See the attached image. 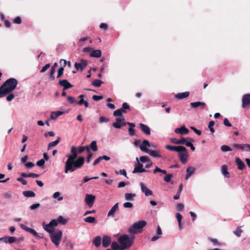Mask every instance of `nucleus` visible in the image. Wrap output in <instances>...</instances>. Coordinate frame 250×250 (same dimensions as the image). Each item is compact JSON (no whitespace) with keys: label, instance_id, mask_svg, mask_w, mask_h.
<instances>
[{"label":"nucleus","instance_id":"obj_3","mask_svg":"<svg viewBox=\"0 0 250 250\" xmlns=\"http://www.w3.org/2000/svg\"><path fill=\"white\" fill-rule=\"evenodd\" d=\"M134 238V237L129 236L127 234H124L119 237L118 241L121 245V250L130 248L133 244Z\"/></svg>","mask_w":250,"mask_h":250},{"label":"nucleus","instance_id":"obj_39","mask_svg":"<svg viewBox=\"0 0 250 250\" xmlns=\"http://www.w3.org/2000/svg\"><path fill=\"white\" fill-rule=\"evenodd\" d=\"M90 147L93 151H96L98 150L96 141H93L90 145Z\"/></svg>","mask_w":250,"mask_h":250},{"label":"nucleus","instance_id":"obj_28","mask_svg":"<svg viewBox=\"0 0 250 250\" xmlns=\"http://www.w3.org/2000/svg\"><path fill=\"white\" fill-rule=\"evenodd\" d=\"M182 147V146H172L170 145H167L166 146V148L171 151H175L176 152L179 151L180 150V148Z\"/></svg>","mask_w":250,"mask_h":250},{"label":"nucleus","instance_id":"obj_12","mask_svg":"<svg viewBox=\"0 0 250 250\" xmlns=\"http://www.w3.org/2000/svg\"><path fill=\"white\" fill-rule=\"evenodd\" d=\"M146 146L148 147H151V145L149 142L148 141L146 140H144L140 146V149L145 152L148 151V149L146 147Z\"/></svg>","mask_w":250,"mask_h":250},{"label":"nucleus","instance_id":"obj_2","mask_svg":"<svg viewBox=\"0 0 250 250\" xmlns=\"http://www.w3.org/2000/svg\"><path fill=\"white\" fill-rule=\"evenodd\" d=\"M18 84V81L15 78L7 79L0 87V98L3 97L14 90Z\"/></svg>","mask_w":250,"mask_h":250},{"label":"nucleus","instance_id":"obj_58","mask_svg":"<svg viewBox=\"0 0 250 250\" xmlns=\"http://www.w3.org/2000/svg\"><path fill=\"white\" fill-rule=\"evenodd\" d=\"M103 98V97L102 96H97V95H94L92 96L93 100L95 101H98L101 100Z\"/></svg>","mask_w":250,"mask_h":250},{"label":"nucleus","instance_id":"obj_33","mask_svg":"<svg viewBox=\"0 0 250 250\" xmlns=\"http://www.w3.org/2000/svg\"><path fill=\"white\" fill-rule=\"evenodd\" d=\"M60 138L58 137L57 139L53 142H51L50 143H49L48 145V149H49L51 147L55 146H57L60 142Z\"/></svg>","mask_w":250,"mask_h":250},{"label":"nucleus","instance_id":"obj_1","mask_svg":"<svg viewBox=\"0 0 250 250\" xmlns=\"http://www.w3.org/2000/svg\"><path fill=\"white\" fill-rule=\"evenodd\" d=\"M77 147L72 146L71 148V154L66 155L68 158L65 166V172L70 170L73 171L82 167L84 162V158L83 156L79 157L76 160L78 152Z\"/></svg>","mask_w":250,"mask_h":250},{"label":"nucleus","instance_id":"obj_10","mask_svg":"<svg viewBox=\"0 0 250 250\" xmlns=\"http://www.w3.org/2000/svg\"><path fill=\"white\" fill-rule=\"evenodd\" d=\"M185 141H190V142H194V140L189 137L187 138H183L181 139L178 140L176 138H172L171 139V141L172 143L175 144H179V145H184L185 143Z\"/></svg>","mask_w":250,"mask_h":250},{"label":"nucleus","instance_id":"obj_61","mask_svg":"<svg viewBox=\"0 0 250 250\" xmlns=\"http://www.w3.org/2000/svg\"><path fill=\"white\" fill-rule=\"evenodd\" d=\"M172 175L167 174L164 178V181L166 182H169L171 181Z\"/></svg>","mask_w":250,"mask_h":250},{"label":"nucleus","instance_id":"obj_53","mask_svg":"<svg viewBox=\"0 0 250 250\" xmlns=\"http://www.w3.org/2000/svg\"><path fill=\"white\" fill-rule=\"evenodd\" d=\"M21 229H23L25 230L26 231L28 232H29L31 230V229H32L31 228L28 227L27 226H25L24 224H21Z\"/></svg>","mask_w":250,"mask_h":250},{"label":"nucleus","instance_id":"obj_5","mask_svg":"<svg viewBox=\"0 0 250 250\" xmlns=\"http://www.w3.org/2000/svg\"><path fill=\"white\" fill-rule=\"evenodd\" d=\"M62 235V231L60 230H57L56 232H52L50 234L51 240L55 246H58L60 244Z\"/></svg>","mask_w":250,"mask_h":250},{"label":"nucleus","instance_id":"obj_62","mask_svg":"<svg viewBox=\"0 0 250 250\" xmlns=\"http://www.w3.org/2000/svg\"><path fill=\"white\" fill-rule=\"evenodd\" d=\"M123 206L125 208H131L133 207V204L130 202H125Z\"/></svg>","mask_w":250,"mask_h":250},{"label":"nucleus","instance_id":"obj_11","mask_svg":"<svg viewBox=\"0 0 250 250\" xmlns=\"http://www.w3.org/2000/svg\"><path fill=\"white\" fill-rule=\"evenodd\" d=\"M17 238L13 236H4L0 238V241L5 243L12 244L16 242Z\"/></svg>","mask_w":250,"mask_h":250},{"label":"nucleus","instance_id":"obj_27","mask_svg":"<svg viewBox=\"0 0 250 250\" xmlns=\"http://www.w3.org/2000/svg\"><path fill=\"white\" fill-rule=\"evenodd\" d=\"M43 228L44 229L50 233V234L54 232V228L49 223L45 225L43 224Z\"/></svg>","mask_w":250,"mask_h":250},{"label":"nucleus","instance_id":"obj_34","mask_svg":"<svg viewBox=\"0 0 250 250\" xmlns=\"http://www.w3.org/2000/svg\"><path fill=\"white\" fill-rule=\"evenodd\" d=\"M58 223L62 225H65L67 222V220L64 219L62 216H59L57 219Z\"/></svg>","mask_w":250,"mask_h":250},{"label":"nucleus","instance_id":"obj_6","mask_svg":"<svg viewBox=\"0 0 250 250\" xmlns=\"http://www.w3.org/2000/svg\"><path fill=\"white\" fill-rule=\"evenodd\" d=\"M180 149V150L178 151L179 159L183 164H185L188 157V150L185 147L183 146Z\"/></svg>","mask_w":250,"mask_h":250},{"label":"nucleus","instance_id":"obj_48","mask_svg":"<svg viewBox=\"0 0 250 250\" xmlns=\"http://www.w3.org/2000/svg\"><path fill=\"white\" fill-rule=\"evenodd\" d=\"M67 100L71 104H76V101L74 97L69 96L67 97Z\"/></svg>","mask_w":250,"mask_h":250},{"label":"nucleus","instance_id":"obj_45","mask_svg":"<svg viewBox=\"0 0 250 250\" xmlns=\"http://www.w3.org/2000/svg\"><path fill=\"white\" fill-rule=\"evenodd\" d=\"M3 196L5 199H9L12 197V194L10 191L5 192L3 194Z\"/></svg>","mask_w":250,"mask_h":250},{"label":"nucleus","instance_id":"obj_51","mask_svg":"<svg viewBox=\"0 0 250 250\" xmlns=\"http://www.w3.org/2000/svg\"><path fill=\"white\" fill-rule=\"evenodd\" d=\"M13 22L16 24H20L21 22V19L20 17H17L14 19Z\"/></svg>","mask_w":250,"mask_h":250},{"label":"nucleus","instance_id":"obj_8","mask_svg":"<svg viewBox=\"0 0 250 250\" xmlns=\"http://www.w3.org/2000/svg\"><path fill=\"white\" fill-rule=\"evenodd\" d=\"M87 65V61L84 60H82L80 62H75L74 66L77 70H80L82 71L85 69Z\"/></svg>","mask_w":250,"mask_h":250},{"label":"nucleus","instance_id":"obj_15","mask_svg":"<svg viewBox=\"0 0 250 250\" xmlns=\"http://www.w3.org/2000/svg\"><path fill=\"white\" fill-rule=\"evenodd\" d=\"M59 84L63 87V90H65L73 87V85L71 84L66 80H62L59 81Z\"/></svg>","mask_w":250,"mask_h":250},{"label":"nucleus","instance_id":"obj_26","mask_svg":"<svg viewBox=\"0 0 250 250\" xmlns=\"http://www.w3.org/2000/svg\"><path fill=\"white\" fill-rule=\"evenodd\" d=\"M93 244L96 247H99L101 244V237L97 236L94 238L93 241Z\"/></svg>","mask_w":250,"mask_h":250},{"label":"nucleus","instance_id":"obj_40","mask_svg":"<svg viewBox=\"0 0 250 250\" xmlns=\"http://www.w3.org/2000/svg\"><path fill=\"white\" fill-rule=\"evenodd\" d=\"M110 120L108 118L104 117V116H101L99 119V122L100 124H103L104 123H107L109 122Z\"/></svg>","mask_w":250,"mask_h":250},{"label":"nucleus","instance_id":"obj_52","mask_svg":"<svg viewBox=\"0 0 250 250\" xmlns=\"http://www.w3.org/2000/svg\"><path fill=\"white\" fill-rule=\"evenodd\" d=\"M24 166L28 168H31L35 166V164L32 162H27L24 164Z\"/></svg>","mask_w":250,"mask_h":250},{"label":"nucleus","instance_id":"obj_56","mask_svg":"<svg viewBox=\"0 0 250 250\" xmlns=\"http://www.w3.org/2000/svg\"><path fill=\"white\" fill-rule=\"evenodd\" d=\"M190 128L196 133L198 135H201V131L200 130H198L197 129H196L195 127H193V126H191L190 127Z\"/></svg>","mask_w":250,"mask_h":250},{"label":"nucleus","instance_id":"obj_9","mask_svg":"<svg viewBox=\"0 0 250 250\" xmlns=\"http://www.w3.org/2000/svg\"><path fill=\"white\" fill-rule=\"evenodd\" d=\"M95 198L96 197L94 195L87 194L85 197V201L89 207H91L94 203Z\"/></svg>","mask_w":250,"mask_h":250},{"label":"nucleus","instance_id":"obj_38","mask_svg":"<svg viewBox=\"0 0 250 250\" xmlns=\"http://www.w3.org/2000/svg\"><path fill=\"white\" fill-rule=\"evenodd\" d=\"M111 248L113 250H121V245H119L116 242H113L111 244Z\"/></svg>","mask_w":250,"mask_h":250},{"label":"nucleus","instance_id":"obj_32","mask_svg":"<svg viewBox=\"0 0 250 250\" xmlns=\"http://www.w3.org/2000/svg\"><path fill=\"white\" fill-rule=\"evenodd\" d=\"M83 220L86 222L91 224L96 223V218L94 217L88 216L83 219Z\"/></svg>","mask_w":250,"mask_h":250},{"label":"nucleus","instance_id":"obj_13","mask_svg":"<svg viewBox=\"0 0 250 250\" xmlns=\"http://www.w3.org/2000/svg\"><path fill=\"white\" fill-rule=\"evenodd\" d=\"M137 162L136 163L135 167L132 172H146L143 168V165L138 161V158H136Z\"/></svg>","mask_w":250,"mask_h":250},{"label":"nucleus","instance_id":"obj_21","mask_svg":"<svg viewBox=\"0 0 250 250\" xmlns=\"http://www.w3.org/2000/svg\"><path fill=\"white\" fill-rule=\"evenodd\" d=\"M189 95V92L186 91L183 93H179L175 95V97L178 99H183L187 98Z\"/></svg>","mask_w":250,"mask_h":250},{"label":"nucleus","instance_id":"obj_29","mask_svg":"<svg viewBox=\"0 0 250 250\" xmlns=\"http://www.w3.org/2000/svg\"><path fill=\"white\" fill-rule=\"evenodd\" d=\"M146 153L149 154L150 156H153L154 157L161 158L162 157V156L159 153V152L155 150H148V151L146 152Z\"/></svg>","mask_w":250,"mask_h":250},{"label":"nucleus","instance_id":"obj_20","mask_svg":"<svg viewBox=\"0 0 250 250\" xmlns=\"http://www.w3.org/2000/svg\"><path fill=\"white\" fill-rule=\"evenodd\" d=\"M111 243V239L110 237L105 235L103 238L102 245L104 248H107L109 246Z\"/></svg>","mask_w":250,"mask_h":250},{"label":"nucleus","instance_id":"obj_41","mask_svg":"<svg viewBox=\"0 0 250 250\" xmlns=\"http://www.w3.org/2000/svg\"><path fill=\"white\" fill-rule=\"evenodd\" d=\"M208 239L209 241L213 243V244L215 246H220L221 245V243L219 242L216 239L209 238Z\"/></svg>","mask_w":250,"mask_h":250},{"label":"nucleus","instance_id":"obj_16","mask_svg":"<svg viewBox=\"0 0 250 250\" xmlns=\"http://www.w3.org/2000/svg\"><path fill=\"white\" fill-rule=\"evenodd\" d=\"M141 189L143 192L145 193V195L146 196H148L149 195H152V191L149 189L147 188L144 183H140Z\"/></svg>","mask_w":250,"mask_h":250},{"label":"nucleus","instance_id":"obj_7","mask_svg":"<svg viewBox=\"0 0 250 250\" xmlns=\"http://www.w3.org/2000/svg\"><path fill=\"white\" fill-rule=\"evenodd\" d=\"M242 102L243 108L250 107V94H245L242 98Z\"/></svg>","mask_w":250,"mask_h":250},{"label":"nucleus","instance_id":"obj_57","mask_svg":"<svg viewBox=\"0 0 250 250\" xmlns=\"http://www.w3.org/2000/svg\"><path fill=\"white\" fill-rule=\"evenodd\" d=\"M134 127H129L128 128V133L129 135L131 136H133L135 135V129L133 128Z\"/></svg>","mask_w":250,"mask_h":250},{"label":"nucleus","instance_id":"obj_17","mask_svg":"<svg viewBox=\"0 0 250 250\" xmlns=\"http://www.w3.org/2000/svg\"><path fill=\"white\" fill-rule=\"evenodd\" d=\"M139 126L144 133L147 135H149L150 134V129L148 126L143 123H140L139 124Z\"/></svg>","mask_w":250,"mask_h":250},{"label":"nucleus","instance_id":"obj_22","mask_svg":"<svg viewBox=\"0 0 250 250\" xmlns=\"http://www.w3.org/2000/svg\"><path fill=\"white\" fill-rule=\"evenodd\" d=\"M64 113L63 111H53L51 113L50 119V120H54L57 118L60 115L63 114Z\"/></svg>","mask_w":250,"mask_h":250},{"label":"nucleus","instance_id":"obj_18","mask_svg":"<svg viewBox=\"0 0 250 250\" xmlns=\"http://www.w3.org/2000/svg\"><path fill=\"white\" fill-rule=\"evenodd\" d=\"M57 65L58 63L57 62H55L54 64L52 66L50 70L48 72L50 78L52 81H54L55 80L54 74L56 71V67L57 66Z\"/></svg>","mask_w":250,"mask_h":250},{"label":"nucleus","instance_id":"obj_4","mask_svg":"<svg viewBox=\"0 0 250 250\" xmlns=\"http://www.w3.org/2000/svg\"><path fill=\"white\" fill-rule=\"evenodd\" d=\"M147 224L146 221L142 220L134 223L128 229V232L131 234H137L142 231V229Z\"/></svg>","mask_w":250,"mask_h":250},{"label":"nucleus","instance_id":"obj_49","mask_svg":"<svg viewBox=\"0 0 250 250\" xmlns=\"http://www.w3.org/2000/svg\"><path fill=\"white\" fill-rule=\"evenodd\" d=\"M50 65L49 63L46 64L43 67H42V69L40 71V72L41 73L44 72L45 71H46L47 69H48L50 67Z\"/></svg>","mask_w":250,"mask_h":250},{"label":"nucleus","instance_id":"obj_31","mask_svg":"<svg viewBox=\"0 0 250 250\" xmlns=\"http://www.w3.org/2000/svg\"><path fill=\"white\" fill-rule=\"evenodd\" d=\"M23 195L27 197H34L35 196V193L31 190H26L23 192Z\"/></svg>","mask_w":250,"mask_h":250},{"label":"nucleus","instance_id":"obj_64","mask_svg":"<svg viewBox=\"0 0 250 250\" xmlns=\"http://www.w3.org/2000/svg\"><path fill=\"white\" fill-rule=\"evenodd\" d=\"M49 224L54 228L55 227L57 226L58 222L57 220L53 219L50 222Z\"/></svg>","mask_w":250,"mask_h":250},{"label":"nucleus","instance_id":"obj_55","mask_svg":"<svg viewBox=\"0 0 250 250\" xmlns=\"http://www.w3.org/2000/svg\"><path fill=\"white\" fill-rule=\"evenodd\" d=\"M40 204H39V203L34 204L32 205L30 207V209L31 210H34V209L38 208L39 207H40Z\"/></svg>","mask_w":250,"mask_h":250},{"label":"nucleus","instance_id":"obj_14","mask_svg":"<svg viewBox=\"0 0 250 250\" xmlns=\"http://www.w3.org/2000/svg\"><path fill=\"white\" fill-rule=\"evenodd\" d=\"M174 132L177 134L186 135L189 133V130L185 126H182L179 128H176L175 129Z\"/></svg>","mask_w":250,"mask_h":250},{"label":"nucleus","instance_id":"obj_43","mask_svg":"<svg viewBox=\"0 0 250 250\" xmlns=\"http://www.w3.org/2000/svg\"><path fill=\"white\" fill-rule=\"evenodd\" d=\"M221 150L223 152H227V151H229L232 150L231 148L229 146H227V145L222 146H221Z\"/></svg>","mask_w":250,"mask_h":250},{"label":"nucleus","instance_id":"obj_54","mask_svg":"<svg viewBox=\"0 0 250 250\" xmlns=\"http://www.w3.org/2000/svg\"><path fill=\"white\" fill-rule=\"evenodd\" d=\"M140 161L142 163H146L149 161V159L146 156H141L140 158Z\"/></svg>","mask_w":250,"mask_h":250},{"label":"nucleus","instance_id":"obj_44","mask_svg":"<svg viewBox=\"0 0 250 250\" xmlns=\"http://www.w3.org/2000/svg\"><path fill=\"white\" fill-rule=\"evenodd\" d=\"M122 112L120 109L114 111L113 115L116 117H122Z\"/></svg>","mask_w":250,"mask_h":250},{"label":"nucleus","instance_id":"obj_24","mask_svg":"<svg viewBox=\"0 0 250 250\" xmlns=\"http://www.w3.org/2000/svg\"><path fill=\"white\" fill-rule=\"evenodd\" d=\"M101 50L97 49L91 52L90 54V56L91 57L100 58L101 56Z\"/></svg>","mask_w":250,"mask_h":250},{"label":"nucleus","instance_id":"obj_35","mask_svg":"<svg viewBox=\"0 0 250 250\" xmlns=\"http://www.w3.org/2000/svg\"><path fill=\"white\" fill-rule=\"evenodd\" d=\"M135 196H136V194L134 193H126L125 195V200H128V201L132 200L133 199L134 197H135Z\"/></svg>","mask_w":250,"mask_h":250},{"label":"nucleus","instance_id":"obj_46","mask_svg":"<svg viewBox=\"0 0 250 250\" xmlns=\"http://www.w3.org/2000/svg\"><path fill=\"white\" fill-rule=\"evenodd\" d=\"M64 68L63 67H61L58 70V74L57 78H59L61 76H62L63 73Z\"/></svg>","mask_w":250,"mask_h":250},{"label":"nucleus","instance_id":"obj_23","mask_svg":"<svg viewBox=\"0 0 250 250\" xmlns=\"http://www.w3.org/2000/svg\"><path fill=\"white\" fill-rule=\"evenodd\" d=\"M118 203H116L114 206L110 209L108 211L107 216H114V213L118 210L119 208Z\"/></svg>","mask_w":250,"mask_h":250},{"label":"nucleus","instance_id":"obj_25","mask_svg":"<svg viewBox=\"0 0 250 250\" xmlns=\"http://www.w3.org/2000/svg\"><path fill=\"white\" fill-rule=\"evenodd\" d=\"M236 163L239 169L243 170L244 168L245 167V164L240 158H237L236 159Z\"/></svg>","mask_w":250,"mask_h":250},{"label":"nucleus","instance_id":"obj_30","mask_svg":"<svg viewBox=\"0 0 250 250\" xmlns=\"http://www.w3.org/2000/svg\"><path fill=\"white\" fill-rule=\"evenodd\" d=\"M129 109H130V106L127 103H124L122 104V107L121 108H120V109L121 110V111H122V112L123 113H126V110H127V109L129 110Z\"/></svg>","mask_w":250,"mask_h":250},{"label":"nucleus","instance_id":"obj_50","mask_svg":"<svg viewBox=\"0 0 250 250\" xmlns=\"http://www.w3.org/2000/svg\"><path fill=\"white\" fill-rule=\"evenodd\" d=\"M98 178H99V177H97V176L90 177V178H88V177H85L83 178V183H85V182H87L89 181L91 179H97Z\"/></svg>","mask_w":250,"mask_h":250},{"label":"nucleus","instance_id":"obj_59","mask_svg":"<svg viewBox=\"0 0 250 250\" xmlns=\"http://www.w3.org/2000/svg\"><path fill=\"white\" fill-rule=\"evenodd\" d=\"M15 97L14 94L13 93H10L6 97V100L8 102L11 101Z\"/></svg>","mask_w":250,"mask_h":250},{"label":"nucleus","instance_id":"obj_37","mask_svg":"<svg viewBox=\"0 0 250 250\" xmlns=\"http://www.w3.org/2000/svg\"><path fill=\"white\" fill-rule=\"evenodd\" d=\"M85 148H86V151L88 153V155L87 156L86 161H87V163H89L90 162L91 158L92 157V154L91 153H90V148L88 146H85Z\"/></svg>","mask_w":250,"mask_h":250},{"label":"nucleus","instance_id":"obj_19","mask_svg":"<svg viewBox=\"0 0 250 250\" xmlns=\"http://www.w3.org/2000/svg\"><path fill=\"white\" fill-rule=\"evenodd\" d=\"M190 105L193 108H197L200 107L202 109H204L206 107V104L204 102H191L190 103Z\"/></svg>","mask_w":250,"mask_h":250},{"label":"nucleus","instance_id":"obj_36","mask_svg":"<svg viewBox=\"0 0 250 250\" xmlns=\"http://www.w3.org/2000/svg\"><path fill=\"white\" fill-rule=\"evenodd\" d=\"M103 83L104 82L103 81L98 79H96L92 82V84L95 87H100Z\"/></svg>","mask_w":250,"mask_h":250},{"label":"nucleus","instance_id":"obj_47","mask_svg":"<svg viewBox=\"0 0 250 250\" xmlns=\"http://www.w3.org/2000/svg\"><path fill=\"white\" fill-rule=\"evenodd\" d=\"M242 232V230L240 229V227H238L236 230L234 231V233L238 237L240 236Z\"/></svg>","mask_w":250,"mask_h":250},{"label":"nucleus","instance_id":"obj_42","mask_svg":"<svg viewBox=\"0 0 250 250\" xmlns=\"http://www.w3.org/2000/svg\"><path fill=\"white\" fill-rule=\"evenodd\" d=\"M61 193L59 192H56L53 194V197L55 199L58 198V200L60 201L63 200V197L60 196Z\"/></svg>","mask_w":250,"mask_h":250},{"label":"nucleus","instance_id":"obj_63","mask_svg":"<svg viewBox=\"0 0 250 250\" xmlns=\"http://www.w3.org/2000/svg\"><path fill=\"white\" fill-rule=\"evenodd\" d=\"M17 181L21 182L23 185H26L27 184L26 181L22 177H19L17 178Z\"/></svg>","mask_w":250,"mask_h":250},{"label":"nucleus","instance_id":"obj_60","mask_svg":"<svg viewBox=\"0 0 250 250\" xmlns=\"http://www.w3.org/2000/svg\"><path fill=\"white\" fill-rule=\"evenodd\" d=\"M223 124L226 126L230 127L232 126V125L229 122L227 118H225Z\"/></svg>","mask_w":250,"mask_h":250}]
</instances>
